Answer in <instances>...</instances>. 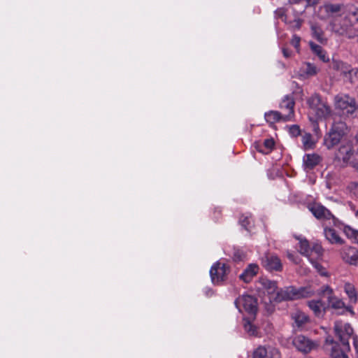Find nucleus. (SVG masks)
<instances>
[{"mask_svg": "<svg viewBox=\"0 0 358 358\" xmlns=\"http://www.w3.org/2000/svg\"><path fill=\"white\" fill-rule=\"evenodd\" d=\"M348 127L343 121L334 122L324 138V144L327 149H332L341 142L343 138L347 134Z\"/></svg>", "mask_w": 358, "mask_h": 358, "instance_id": "f257e3e1", "label": "nucleus"}, {"mask_svg": "<svg viewBox=\"0 0 358 358\" xmlns=\"http://www.w3.org/2000/svg\"><path fill=\"white\" fill-rule=\"evenodd\" d=\"M311 295L308 288L301 287L296 288L294 286H288L277 291L274 301L280 303L284 301H294L301 298H306Z\"/></svg>", "mask_w": 358, "mask_h": 358, "instance_id": "f03ea898", "label": "nucleus"}, {"mask_svg": "<svg viewBox=\"0 0 358 358\" xmlns=\"http://www.w3.org/2000/svg\"><path fill=\"white\" fill-rule=\"evenodd\" d=\"M334 331L338 338L343 347L347 351L350 350L349 339L353 336L354 330L349 323H343L341 320H337L334 322Z\"/></svg>", "mask_w": 358, "mask_h": 358, "instance_id": "7ed1b4c3", "label": "nucleus"}, {"mask_svg": "<svg viewBox=\"0 0 358 358\" xmlns=\"http://www.w3.org/2000/svg\"><path fill=\"white\" fill-rule=\"evenodd\" d=\"M231 272V267L226 263L220 261L215 262L210 268V275L212 282L220 285L227 280V276Z\"/></svg>", "mask_w": 358, "mask_h": 358, "instance_id": "20e7f679", "label": "nucleus"}, {"mask_svg": "<svg viewBox=\"0 0 358 358\" xmlns=\"http://www.w3.org/2000/svg\"><path fill=\"white\" fill-rule=\"evenodd\" d=\"M234 303L239 312L244 310L252 316H255L257 312V299L251 295L239 296Z\"/></svg>", "mask_w": 358, "mask_h": 358, "instance_id": "39448f33", "label": "nucleus"}, {"mask_svg": "<svg viewBox=\"0 0 358 358\" xmlns=\"http://www.w3.org/2000/svg\"><path fill=\"white\" fill-rule=\"evenodd\" d=\"M353 155L354 150L350 143L342 144L335 153L334 160L342 167L352 166V162H355L351 161Z\"/></svg>", "mask_w": 358, "mask_h": 358, "instance_id": "423d86ee", "label": "nucleus"}, {"mask_svg": "<svg viewBox=\"0 0 358 358\" xmlns=\"http://www.w3.org/2000/svg\"><path fill=\"white\" fill-rule=\"evenodd\" d=\"M323 348L331 358H349L346 349L344 347L341 348L340 344L331 336H327L325 339Z\"/></svg>", "mask_w": 358, "mask_h": 358, "instance_id": "0eeeda50", "label": "nucleus"}, {"mask_svg": "<svg viewBox=\"0 0 358 358\" xmlns=\"http://www.w3.org/2000/svg\"><path fill=\"white\" fill-rule=\"evenodd\" d=\"M336 108L346 115H352L357 110V103L354 98L348 95H338L335 97Z\"/></svg>", "mask_w": 358, "mask_h": 358, "instance_id": "6e6552de", "label": "nucleus"}, {"mask_svg": "<svg viewBox=\"0 0 358 358\" xmlns=\"http://www.w3.org/2000/svg\"><path fill=\"white\" fill-rule=\"evenodd\" d=\"M308 209L312 213L314 217L319 220H329L332 219L335 224L337 219L321 203H312L308 205Z\"/></svg>", "mask_w": 358, "mask_h": 358, "instance_id": "1a4fd4ad", "label": "nucleus"}, {"mask_svg": "<svg viewBox=\"0 0 358 358\" xmlns=\"http://www.w3.org/2000/svg\"><path fill=\"white\" fill-rule=\"evenodd\" d=\"M262 264L269 271H281L282 269V265L279 257L271 253H266L262 257Z\"/></svg>", "mask_w": 358, "mask_h": 358, "instance_id": "9d476101", "label": "nucleus"}, {"mask_svg": "<svg viewBox=\"0 0 358 358\" xmlns=\"http://www.w3.org/2000/svg\"><path fill=\"white\" fill-rule=\"evenodd\" d=\"M292 343L299 351L305 354L310 352L315 347L311 340L303 335L294 337Z\"/></svg>", "mask_w": 358, "mask_h": 358, "instance_id": "9b49d317", "label": "nucleus"}, {"mask_svg": "<svg viewBox=\"0 0 358 358\" xmlns=\"http://www.w3.org/2000/svg\"><path fill=\"white\" fill-rule=\"evenodd\" d=\"M322 292L324 294H327L329 306L334 309L343 308V310L341 313H343L345 311H350V313H353V311L351 310L350 307H345L344 302L332 296V289L329 288V287L326 286Z\"/></svg>", "mask_w": 358, "mask_h": 358, "instance_id": "f8f14e48", "label": "nucleus"}, {"mask_svg": "<svg viewBox=\"0 0 358 358\" xmlns=\"http://www.w3.org/2000/svg\"><path fill=\"white\" fill-rule=\"evenodd\" d=\"M341 255L343 260L350 265H358V250L351 246H345L341 249Z\"/></svg>", "mask_w": 358, "mask_h": 358, "instance_id": "ddd939ff", "label": "nucleus"}, {"mask_svg": "<svg viewBox=\"0 0 358 358\" xmlns=\"http://www.w3.org/2000/svg\"><path fill=\"white\" fill-rule=\"evenodd\" d=\"M294 100L292 95H287L282 100L280 107L281 109H287L288 113L284 115L283 121H288L294 116Z\"/></svg>", "mask_w": 358, "mask_h": 358, "instance_id": "4468645a", "label": "nucleus"}, {"mask_svg": "<svg viewBox=\"0 0 358 358\" xmlns=\"http://www.w3.org/2000/svg\"><path fill=\"white\" fill-rule=\"evenodd\" d=\"M259 266L256 264H249L243 272L239 275L240 280L245 283H249L253 278L257 274Z\"/></svg>", "mask_w": 358, "mask_h": 358, "instance_id": "2eb2a0df", "label": "nucleus"}, {"mask_svg": "<svg viewBox=\"0 0 358 358\" xmlns=\"http://www.w3.org/2000/svg\"><path fill=\"white\" fill-rule=\"evenodd\" d=\"M322 161V157L316 153L306 154L303 157V164L305 169L312 170Z\"/></svg>", "mask_w": 358, "mask_h": 358, "instance_id": "dca6fc26", "label": "nucleus"}, {"mask_svg": "<svg viewBox=\"0 0 358 358\" xmlns=\"http://www.w3.org/2000/svg\"><path fill=\"white\" fill-rule=\"evenodd\" d=\"M324 234L326 239L331 244L342 245L344 243L343 239L334 229L326 227L324 229Z\"/></svg>", "mask_w": 358, "mask_h": 358, "instance_id": "f3484780", "label": "nucleus"}, {"mask_svg": "<svg viewBox=\"0 0 358 358\" xmlns=\"http://www.w3.org/2000/svg\"><path fill=\"white\" fill-rule=\"evenodd\" d=\"M308 306L317 317L322 316L327 308L325 303L321 300L309 301H308Z\"/></svg>", "mask_w": 358, "mask_h": 358, "instance_id": "a211bd4d", "label": "nucleus"}, {"mask_svg": "<svg viewBox=\"0 0 358 358\" xmlns=\"http://www.w3.org/2000/svg\"><path fill=\"white\" fill-rule=\"evenodd\" d=\"M313 110L315 111V114L319 118H327L330 116L331 113V109L326 101H324Z\"/></svg>", "mask_w": 358, "mask_h": 358, "instance_id": "6ab92c4d", "label": "nucleus"}, {"mask_svg": "<svg viewBox=\"0 0 358 358\" xmlns=\"http://www.w3.org/2000/svg\"><path fill=\"white\" fill-rule=\"evenodd\" d=\"M309 45L313 52L315 53L322 62H329V59L326 56L325 51L322 49V48L320 45L315 43L313 41H310L309 43Z\"/></svg>", "mask_w": 358, "mask_h": 358, "instance_id": "aec40b11", "label": "nucleus"}, {"mask_svg": "<svg viewBox=\"0 0 358 358\" xmlns=\"http://www.w3.org/2000/svg\"><path fill=\"white\" fill-rule=\"evenodd\" d=\"M264 117L266 121L270 124H273L277 122L283 120L284 118V115H282L280 112L275 110L266 113Z\"/></svg>", "mask_w": 358, "mask_h": 358, "instance_id": "412c9836", "label": "nucleus"}, {"mask_svg": "<svg viewBox=\"0 0 358 358\" xmlns=\"http://www.w3.org/2000/svg\"><path fill=\"white\" fill-rule=\"evenodd\" d=\"M259 283L269 294L274 293L278 288L276 282L266 278H260Z\"/></svg>", "mask_w": 358, "mask_h": 358, "instance_id": "4be33fe9", "label": "nucleus"}, {"mask_svg": "<svg viewBox=\"0 0 358 358\" xmlns=\"http://www.w3.org/2000/svg\"><path fill=\"white\" fill-rule=\"evenodd\" d=\"M317 72V67L309 62L305 63L300 69V73L301 76L306 75L308 76H312L315 75Z\"/></svg>", "mask_w": 358, "mask_h": 358, "instance_id": "5701e85b", "label": "nucleus"}, {"mask_svg": "<svg viewBox=\"0 0 358 358\" xmlns=\"http://www.w3.org/2000/svg\"><path fill=\"white\" fill-rule=\"evenodd\" d=\"M311 29L313 31V36L317 40L322 44H326L327 42V39L324 36L323 31L317 26L313 25L311 27Z\"/></svg>", "mask_w": 358, "mask_h": 358, "instance_id": "b1692460", "label": "nucleus"}, {"mask_svg": "<svg viewBox=\"0 0 358 358\" xmlns=\"http://www.w3.org/2000/svg\"><path fill=\"white\" fill-rule=\"evenodd\" d=\"M292 318L294 320L296 325L300 327H302L303 324L307 323L309 320L308 317L303 313L297 311L296 312L293 316Z\"/></svg>", "mask_w": 358, "mask_h": 358, "instance_id": "393cba45", "label": "nucleus"}, {"mask_svg": "<svg viewBox=\"0 0 358 358\" xmlns=\"http://www.w3.org/2000/svg\"><path fill=\"white\" fill-rule=\"evenodd\" d=\"M231 258L234 262H244L247 259V254L243 250L234 248Z\"/></svg>", "mask_w": 358, "mask_h": 358, "instance_id": "a878e982", "label": "nucleus"}, {"mask_svg": "<svg viewBox=\"0 0 358 358\" xmlns=\"http://www.w3.org/2000/svg\"><path fill=\"white\" fill-rule=\"evenodd\" d=\"M344 289L347 295L348 296L350 300L352 303H356L357 300V292L354 287L350 283H346L344 286Z\"/></svg>", "mask_w": 358, "mask_h": 358, "instance_id": "bb28decb", "label": "nucleus"}, {"mask_svg": "<svg viewBox=\"0 0 358 358\" xmlns=\"http://www.w3.org/2000/svg\"><path fill=\"white\" fill-rule=\"evenodd\" d=\"M302 143L304 150L312 149L314 148L315 142L310 133H306L302 136Z\"/></svg>", "mask_w": 358, "mask_h": 358, "instance_id": "cd10ccee", "label": "nucleus"}, {"mask_svg": "<svg viewBox=\"0 0 358 358\" xmlns=\"http://www.w3.org/2000/svg\"><path fill=\"white\" fill-rule=\"evenodd\" d=\"M275 145V142L273 138H267L265 139L263 143V146L265 149H262V148L257 147V149L259 152H262L264 154L269 153Z\"/></svg>", "mask_w": 358, "mask_h": 358, "instance_id": "c85d7f7f", "label": "nucleus"}, {"mask_svg": "<svg viewBox=\"0 0 358 358\" xmlns=\"http://www.w3.org/2000/svg\"><path fill=\"white\" fill-rule=\"evenodd\" d=\"M324 101L318 94L315 93L307 99V103L310 108L314 109Z\"/></svg>", "mask_w": 358, "mask_h": 358, "instance_id": "c756f323", "label": "nucleus"}, {"mask_svg": "<svg viewBox=\"0 0 358 358\" xmlns=\"http://www.w3.org/2000/svg\"><path fill=\"white\" fill-rule=\"evenodd\" d=\"M239 223L247 231H250L253 225V220L251 216L241 215L239 218Z\"/></svg>", "mask_w": 358, "mask_h": 358, "instance_id": "7c9ffc66", "label": "nucleus"}, {"mask_svg": "<svg viewBox=\"0 0 358 358\" xmlns=\"http://www.w3.org/2000/svg\"><path fill=\"white\" fill-rule=\"evenodd\" d=\"M310 251V246L306 239H301L299 241V252L301 255L309 256Z\"/></svg>", "mask_w": 358, "mask_h": 358, "instance_id": "2f4dec72", "label": "nucleus"}, {"mask_svg": "<svg viewBox=\"0 0 358 358\" xmlns=\"http://www.w3.org/2000/svg\"><path fill=\"white\" fill-rule=\"evenodd\" d=\"M268 350L266 346L259 345L254 350L252 358H266Z\"/></svg>", "mask_w": 358, "mask_h": 358, "instance_id": "473e14b6", "label": "nucleus"}, {"mask_svg": "<svg viewBox=\"0 0 358 358\" xmlns=\"http://www.w3.org/2000/svg\"><path fill=\"white\" fill-rule=\"evenodd\" d=\"M244 329L250 336H256L257 335V329L248 320H245Z\"/></svg>", "mask_w": 358, "mask_h": 358, "instance_id": "72a5a7b5", "label": "nucleus"}, {"mask_svg": "<svg viewBox=\"0 0 358 358\" xmlns=\"http://www.w3.org/2000/svg\"><path fill=\"white\" fill-rule=\"evenodd\" d=\"M345 235L350 238H354L355 240L358 241V231L352 229L349 226H346L343 229Z\"/></svg>", "mask_w": 358, "mask_h": 358, "instance_id": "f704fd0d", "label": "nucleus"}, {"mask_svg": "<svg viewBox=\"0 0 358 358\" xmlns=\"http://www.w3.org/2000/svg\"><path fill=\"white\" fill-rule=\"evenodd\" d=\"M327 13H336L341 11V6L339 4H326L324 6Z\"/></svg>", "mask_w": 358, "mask_h": 358, "instance_id": "c9c22d12", "label": "nucleus"}, {"mask_svg": "<svg viewBox=\"0 0 358 358\" xmlns=\"http://www.w3.org/2000/svg\"><path fill=\"white\" fill-rule=\"evenodd\" d=\"M289 134L293 137H297L301 134V129L299 125L294 124L289 127Z\"/></svg>", "mask_w": 358, "mask_h": 358, "instance_id": "e433bc0d", "label": "nucleus"}, {"mask_svg": "<svg viewBox=\"0 0 358 358\" xmlns=\"http://www.w3.org/2000/svg\"><path fill=\"white\" fill-rule=\"evenodd\" d=\"M310 262L314 268L322 275H325L326 272L324 271V267L317 262L310 259Z\"/></svg>", "mask_w": 358, "mask_h": 358, "instance_id": "4c0bfd02", "label": "nucleus"}, {"mask_svg": "<svg viewBox=\"0 0 358 358\" xmlns=\"http://www.w3.org/2000/svg\"><path fill=\"white\" fill-rule=\"evenodd\" d=\"M304 1H306V5L303 10H301L300 13H303L308 7L315 6L317 5L320 2V0H304Z\"/></svg>", "mask_w": 358, "mask_h": 358, "instance_id": "58836bf2", "label": "nucleus"}, {"mask_svg": "<svg viewBox=\"0 0 358 358\" xmlns=\"http://www.w3.org/2000/svg\"><path fill=\"white\" fill-rule=\"evenodd\" d=\"M301 38L296 35H294L291 41V44L296 49L297 52L299 51Z\"/></svg>", "mask_w": 358, "mask_h": 358, "instance_id": "ea45409f", "label": "nucleus"}, {"mask_svg": "<svg viewBox=\"0 0 358 358\" xmlns=\"http://www.w3.org/2000/svg\"><path fill=\"white\" fill-rule=\"evenodd\" d=\"M313 252H315L318 256H321L322 255V247L319 245H313L312 248H310V255Z\"/></svg>", "mask_w": 358, "mask_h": 358, "instance_id": "a19ab883", "label": "nucleus"}, {"mask_svg": "<svg viewBox=\"0 0 358 358\" xmlns=\"http://www.w3.org/2000/svg\"><path fill=\"white\" fill-rule=\"evenodd\" d=\"M343 63L342 62L333 60L330 64V66L335 70H339L343 66Z\"/></svg>", "mask_w": 358, "mask_h": 358, "instance_id": "79ce46f5", "label": "nucleus"}, {"mask_svg": "<svg viewBox=\"0 0 358 358\" xmlns=\"http://www.w3.org/2000/svg\"><path fill=\"white\" fill-rule=\"evenodd\" d=\"M303 22V20L301 19L294 20L293 21V24H294L293 27L296 29H299L301 27Z\"/></svg>", "mask_w": 358, "mask_h": 358, "instance_id": "37998d69", "label": "nucleus"}, {"mask_svg": "<svg viewBox=\"0 0 358 358\" xmlns=\"http://www.w3.org/2000/svg\"><path fill=\"white\" fill-rule=\"evenodd\" d=\"M286 10L284 8H280L276 10L275 14L280 17H282L285 15Z\"/></svg>", "mask_w": 358, "mask_h": 358, "instance_id": "c03bdc74", "label": "nucleus"}, {"mask_svg": "<svg viewBox=\"0 0 358 358\" xmlns=\"http://www.w3.org/2000/svg\"><path fill=\"white\" fill-rule=\"evenodd\" d=\"M353 345H354L355 349L356 350L357 355H358V336H353Z\"/></svg>", "mask_w": 358, "mask_h": 358, "instance_id": "a18cd8bd", "label": "nucleus"}, {"mask_svg": "<svg viewBox=\"0 0 358 358\" xmlns=\"http://www.w3.org/2000/svg\"><path fill=\"white\" fill-rule=\"evenodd\" d=\"M282 53H283V55L285 57H289L290 55H291V51L287 49V48H282Z\"/></svg>", "mask_w": 358, "mask_h": 358, "instance_id": "49530a36", "label": "nucleus"}, {"mask_svg": "<svg viewBox=\"0 0 358 358\" xmlns=\"http://www.w3.org/2000/svg\"><path fill=\"white\" fill-rule=\"evenodd\" d=\"M304 0H288L289 4H299L302 2H303Z\"/></svg>", "mask_w": 358, "mask_h": 358, "instance_id": "de8ad7c7", "label": "nucleus"}, {"mask_svg": "<svg viewBox=\"0 0 358 358\" xmlns=\"http://www.w3.org/2000/svg\"><path fill=\"white\" fill-rule=\"evenodd\" d=\"M287 257H288L289 259H290L291 261L294 262H296V259H295V257L293 254H292L291 252H287Z\"/></svg>", "mask_w": 358, "mask_h": 358, "instance_id": "09e8293b", "label": "nucleus"}, {"mask_svg": "<svg viewBox=\"0 0 358 358\" xmlns=\"http://www.w3.org/2000/svg\"><path fill=\"white\" fill-rule=\"evenodd\" d=\"M352 15L355 17V20L358 22V10L352 12Z\"/></svg>", "mask_w": 358, "mask_h": 358, "instance_id": "8fccbe9b", "label": "nucleus"}, {"mask_svg": "<svg viewBox=\"0 0 358 358\" xmlns=\"http://www.w3.org/2000/svg\"><path fill=\"white\" fill-rule=\"evenodd\" d=\"M352 166L356 169V171L358 172V162H352Z\"/></svg>", "mask_w": 358, "mask_h": 358, "instance_id": "3c124183", "label": "nucleus"}, {"mask_svg": "<svg viewBox=\"0 0 358 358\" xmlns=\"http://www.w3.org/2000/svg\"><path fill=\"white\" fill-rule=\"evenodd\" d=\"M276 354H278V350L276 349H273V355H275Z\"/></svg>", "mask_w": 358, "mask_h": 358, "instance_id": "603ef678", "label": "nucleus"}, {"mask_svg": "<svg viewBox=\"0 0 358 358\" xmlns=\"http://www.w3.org/2000/svg\"><path fill=\"white\" fill-rule=\"evenodd\" d=\"M355 189H358V182H355L353 184Z\"/></svg>", "mask_w": 358, "mask_h": 358, "instance_id": "864d4df0", "label": "nucleus"}, {"mask_svg": "<svg viewBox=\"0 0 358 358\" xmlns=\"http://www.w3.org/2000/svg\"><path fill=\"white\" fill-rule=\"evenodd\" d=\"M356 216L358 217V210L356 212Z\"/></svg>", "mask_w": 358, "mask_h": 358, "instance_id": "5fc2aeb1", "label": "nucleus"}, {"mask_svg": "<svg viewBox=\"0 0 358 358\" xmlns=\"http://www.w3.org/2000/svg\"><path fill=\"white\" fill-rule=\"evenodd\" d=\"M357 358H358V355H357Z\"/></svg>", "mask_w": 358, "mask_h": 358, "instance_id": "6e6d98bb", "label": "nucleus"}]
</instances>
